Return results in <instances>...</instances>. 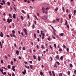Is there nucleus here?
Instances as JSON below:
<instances>
[{
	"label": "nucleus",
	"instance_id": "nucleus-46",
	"mask_svg": "<svg viewBox=\"0 0 76 76\" xmlns=\"http://www.w3.org/2000/svg\"><path fill=\"white\" fill-rule=\"evenodd\" d=\"M21 34L22 35V36L23 37H24V35H23V32H21Z\"/></svg>",
	"mask_w": 76,
	"mask_h": 76
},
{
	"label": "nucleus",
	"instance_id": "nucleus-15",
	"mask_svg": "<svg viewBox=\"0 0 76 76\" xmlns=\"http://www.w3.org/2000/svg\"><path fill=\"white\" fill-rule=\"evenodd\" d=\"M60 60H63V56H61V57H60Z\"/></svg>",
	"mask_w": 76,
	"mask_h": 76
},
{
	"label": "nucleus",
	"instance_id": "nucleus-52",
	"mask_svg": "<svg viewBox=\"0 0 76 76\" xmlns=\"http://www.w3.org/2000/svg\"><path fill=\"white\" fill-rule=\"evenodd\" d=\"M52 37H53V39H56V37H54V36H53V35H52Z\"/></svg>",
	"mask_w": 76,
	"mask_h": 76
},
{
	"label": "nucleus",
	"instance_id": "nucleus-40",
	"mask_svg": "<svg viewBox=\"0 0 76 76\" xmlns=\"http://www.w3.org/2000/svg\"><path fill=\"white\" fill-rule=\"evenodd\" d=\"M37 16H38V17H39V13H37Z\"/></svg>",
	"mask_w": 76,
	"mask_h": 76
},
{
	"label": "nucleus",
	"instance_id": "nucleus-11",
	"mask_svg": "<svg viewBox=\"0 0 76 76\" xmlns=\"http://www.w3.org/2000/svg\"><path fill=\"white\" fill-rule=\"evenodd\" d=\"M54 67H56V69H57V65H56V64H55Z\"/></svg>",
	"mask_w": 76,
	"mask_h": 76
},
{
	"label": "nucleus",
	"instance_id": "nucleus-32",
	"mask_svg": "<svg viewBox=\"0 0 76 76\" xmlns=\"http://www.w3.org/2000/svg\"><path fill=\"white\" fill-rule=\"evenodd\" d=\"M40 75H43V73H42V72H40Z\"/></svg>",
	"mask_w": 76,
	"mask_h": 76
},
{
	"label": "nucleus",
	"instance_id": "nucleus-26",
	"mask_svg": "<svg viewBox=\"0 0 76 76\" xmlns=\"http://www.w3.org/2000/svg\"><path fill=\"white\" fill-rule=\"evenodd\" d=\"M12 35L13 36V37H14V38H16V35H15V34H12Z\"/></svg>",
	"mask_w": 76,
	"mask_h": 76
},
{
	"label": "nucleus",
	"instance_id": "nucleus-60",
	"mask_svg": "<svg viewBox=\"0 0 76 76\" xmlns=\"http://www.w3.org/2000/svg\"><path fill=\"white\" fill-rule=\"evenodd\" d=\"M13 71H15V68H12Z\"/></svg>",
	"mask_w": 76,
	"mask_h": 76
},
{
	"label": "nucleus",
	"instance_id": "nucleus-4",
	"mask_svg": "<svg viewBox=\"0 0 76 76\" xmlns=\"http://www.w3.org/2000/svg\"><path fill=\"white\" fill-rule=\"evenodd\" d=\"M42 10L43 13H45V8L43 7H42Z\"/></svg>",
	"mask_w": 76,
	"mask_h": 76
},
{
	"label": "nucleus",
	"instance_id": "nucleus-19",
	"mask_svg": "<svg viewBox=\"0 0 76 76\" xmlns=\"http://www.w3.org/2000/svg\"><path fill=\"white\" fill-rule=\"evenodd\" d=\"M65 21V25H67V20H66Z\"/></svg>",
	"mask_w": 76,
	"mask_h": 76
},
{
	"label": "nucleus",
	"instance_id": "nucleus-39",
	"mask_svg": "<svg viewBox=\"0 0 76 76\" xmlns=\"http://www.w3.org/2000/svg\"><path fill=\"white\" fill-rule=\"evenodd\" d=\"M7 5H8V6H9V5H10V3H9V2H7Z\"/></svg>",
	"mask_w": 76,
	"mask_h": 76
},
{
	"label": "nucleus",
	"instance_id": "nucleus-14",
	"mask_svg": "<svg viewBox=\"0 0 76 76\" xmlns=\"http://www.w3.org/2000/svg\"><path fill=\"white\" fill-rule=\"evenodd\" d=\"M69 65L70 67H73V65H72V64H70Z\"/></svg>",
	"mask_w": 76,
	"mask_h": 76
},
{
	"label": "nucleus",
	"instance_id": "nucleus-2",
	"mask_svg": "<svg viewBox=\"0 0 76 76\" xmlns=\"http://www.w3.org/2000/svg\"><path fill=\"white\" fill-rule=\"evenodd\" d=\"M7 22L9 23L10 22H12V19H10L9 20V18H8L7 20Z\"/></svg>",
	"mask_w": 76,
	"mask_h": 76
},
{
	"label": "nucleus",
	"instance_id": "nucleus-18",
	"mask_svg": "<svg viewBox=\"0 0 76 76\" xmlns=\"http://www.w3.org/2000/svg\"><path fill=\"white\" fill-rule=\"evenodd\" d=\"M20 18L22 20H23V16H21Z\"/></svg>",
	"mask_w": 76,
	"mask_h": 76
},
{
	"label": "nucleus",
	"instance_id": "nucleus-41",
	"mask_svg": "<svg viewBox=\"0 0 76 76\" xmlns=\"http://www.w3.org/2000/svg\"><path fill=\"white\" fill-rule=\"evenodd\" d=\"M59 51H62V49L61 48H60L59 50Z\"/></svg>",
	"mask_w": 76,
	"mask_h": 76
},
{
	"label": "nucleus",
	"instance_id": "nucleus-43",
	"mask_svg": "<svg viewBox=\"0 0 76 76\" xmlns=\"http://www.w3.org/2000/svg\"><path fill=\"white\" fill-rule=\"evenodd\" d=\"M41 48H42V49H44V46L43 45H42L41 46Z\"/></svg>",
	"mask_w": 76,
	"mask_h": 76
},
{
	"label": "nucleus",
	"instance_id": "nucleus-55",
	"mask_svg": "<svg viewBox=\"0 0 76 76\" xmlns=\"http://www.w3.org/2000/svg\"><path fill=\"white\" fill-rule=\"evenodd\" d=\"M50 58L51 61H52L53 60V58H52V57H50Z\"/></svg>",
	"mask_w": 76,
	"mask_h": 76
},
{
	"label": "nucleus",
	"instance_id": "nucleus-6",
	"mask_svg": "<svg viewBox=\"0 0 76 76\" xmlns=\"http://www.w3.org/2000/svg\"><path fill=\"white\" fill-rule=\"evenodd\" d=\"M56 58L57 59V60H58L59 59V57H58V55H57L56 56Z\"/></svg>",
	"mask_w": 76,
	"mask_h": 76
},
{
	"label": "nucleus",
	"instance_id": "nucleus-27",
	"mask_svg": "<svg viewBox=\"0 0 76 76\" xmlns=\"http://www.w3.org/2000/svg\"><path fill=\"white\" fill-rule=\"evenodd\" d=\"M62 75H63L62 73H59V76H62Z\"/></svg>",
	"mask_w": 76,
	"mask_h": 76
},
{
	"label": "nucleus",
	"instance_id": "nucleus-12",
	"mask_svg": "<svg viewBox=\"0 0 76 76\" xmlns=\"http://www.w3.org/2000/svg\"><path fill=\"white\" fill-rule=\"evenodd\" d=\"M3 67H2V70H1L0 71L1 72L2 74H3Z\"/></svg>",
	"mask_w": 76,
	"mask_h": 76
},
{
	"label": "nucleus",
	"instance_id": "nucleus-47",
	"mask_svg": "<svg viewBox=\"0 0 76 76\" xmlns=\"http://www.w3.org/2000/svg\"><path fill=\"white\" fill-rule=\"evenodd\" d=\"M23 50H25V47H23Z\"/></svg>",
	"mask_w": 76,
	"mask_h": 76
},
{
	"label": "nucleus",
	"instance_id": "nucleus-59",
	"mask_svg": "<svg viewBox=\"0 0 76 76\" xmlns=\"http://www.w3.org/2000/svg\"><path fill=\"white\" fill-rule=\"evenodd\" d=\"M55 22H56V20H53V23H55Z\"/></svg>",
	"mask_w": 76,
	"mask_h": 76
},
{
	"label": "nucleus",
	"instance_id": "nucleus-30",
	"mask_svg": "<svg viewBox=\"0 0 76 76\" xmlns=\"http://www.w3.org/2000/svg\"><path fill=\"white\" fill-rule=\"evenodd\" d=\"M76 10H74V14L75 15H76Z\"/></svg>",
	"mask_w": 76,
	"mask_h": 76
},
{
	"label": "nucleus",
	"instance_id": "nucleus-37",
	"mask_svg": "<svg viewBox=\"0 0 76 76\" xmlns=\"http://www.w3.org/2000/svg\"><path fill=\"white\" fill-rule=\"evenodd\" d=\"M56 63H57V64H58V65H60V63H59V62H58V61L56 62Z\"/></svg>",
	"mask_w": 76,
	"mask_h": 76
},
{
	"label": "nucleus",
	"instance_id": "nucleus-35",
	"mask_svg": "<svg viewBox=\"0 0 76 76\" xmlns=\"http://www.w3.org/2000/svg\"><path fill=\"white\" fill-rule=\"evenodd\" d=\"M70 71H68L67 72V74H68V75H70Z\"/></svg>",
	"mask_w": 76,
	"mask_h": 76
},
{
	"label": "nucleus",
	"instance_id": "nucleus-9",
	"mask_svg": "<svg viewBox=\"0 0 76 76\" xmlns=\"http://www.w3.org/2000/svg\"><path fill=\"white\" fill-rule=\"evenodd\" d=\"M32 29H34L35 28V25H34V24H33L32 26Z\"/></svg>",
	"mask_w": 76,
	"mask_h": 76
},
{
	"label": "nucleus",
	"instance_id": "nucleus-48",
	"mask_svg": "<svg viewBox=\"0 0 76 76\" xmlns=\"http://www.w3.org/2000/svg\"><path fill=\"white\" fill-rule=\"evenodd\" d=\"M54 46L55 47V48H56V44H54Z\"/></svg>",
	"mask_w": 76,
	"mask_h": 76
},
{
	"label": "nucleus",
	"instance_id": "nucleus-1",
	"mask_svg": "<svg viewBox=\"0 0 76 76\" xmlns=\"http://www.w3.org/2000/svg\"><path fill=\"white\" fill-rule=\"evenodd\" d=\"M41 33L42 34V39H44V36H45V34L42 32V31H41Z\"/></svg>",
	"mask_w": 76,
	"mask_h": 76
},
{
	"label": "nucleus",
	"instance_id": "nucleus-54",
	"mask_svg": "<svg viewBox=\"0 0 76 76\" xmlns=\"http://www.w3.org/2000/svg\"><path fill=\"white\" fill-rule=\"evenodd\" d=\"M11 64H12V65L13 64V61H11Z\"/></svg>",
	"mask_w": 76,
	"mask_h": 76
},
{
	"label": "nucleus",
	"instance_id": "nucleus-34",
	"mask_svg": "<svg viewBox=\"0 0 76 76\" xmlns=\"http://www.w3.org/2000/svg\"><path fill=\"white\" fill-rule=\"evenodd\" d=\"M12 32L13 34H15V30H13L12 31Z\"/></svg>",
	"mask_w": 76,
	"mask_h": 76
},
{
	"label": "nucleus",
	"instance_id": "nucleus-10",
	"mask_svg": "<svg viewBox=\"0 0 76 76\" xmlns=\"http://www.w3.org/2000/svg\"><path fill=\"white\" fill-rule=\"evenodd\" d=\"M16 17V15L15 14H14L13 15V18L14 19H15Z\"/></svg>",
	"mask_w": 76,
	"mask_h": 76
},
{
	"label": "nucleus",
	"instance_id": "nucleus-38",
	"mask_svg": "<svg viewBox=\"0 0 76 76\" xmlns=\"http://www.w3.org/2000/svg\"><path fill=\"white\" fill-rule=\"evenodd\" d=\"M3 75H6V72H4L3 73Z\"/></svg>",
	"mask_w": 76,
	"mask_h": 76
},
{
	"label": "nucleus",
	"instance_id": "nucleus-57",
	"mask_svg": "<svg viewBox=\"0 0 76 76\" xmlns=\"http://www.w3.org/2000/svg\"><path fill=\"white\" fill-rule=\"evenodd\" d=\"M12 76H15L14 73H13L12 74Z\"/></svg>",
	"mask_w": 76,
	"mask_h": 76
},
{
	"label": "nucleus",
	"instance_id": "nucleus-21",
	"mask_svg": "<svg viewBox=\"0 0 76 76\" xmlns=\"http://www.w3.org/2000/svg\"><path fill=\"white\" fill-rule=\"evenodd\" d=\"M9 16L11 18H12V16H11V14L10 13L9 14Z\"/></svg>",
	"mask_w": 76,
	"mask_h": 76
},
{
	"label": "nucleus",
	"instance_id": "nucleus-51",
	"mask_svg": "<svg viewBox=\"0 0 76 76\" xmlns=\"http://www.w3.org/2000/svg\"><path fill=\"white\" fill-rule=\"evenodd\" d=\"M25 33L26 35H28V34H27V32H26H26H25Z\"/></svg>",
	"mask_w": 76,
	"mask_h": 76
},
{
	"label": "nucleus",
	"instance_id": "nucleus-64",
	"mask_svg": "<svg viewBox=\"0 0 76 76\" xmlns=\"http://www.w3.org/2000/svg\"><path fill=\"white\" fill-rule=\"evenodd\" d=\"M63 47L65 48H66V45H64Z\"/></svg>",
	"mask_w": 76,
	"mask_h": 76
},
{
	"label": "nucleus",
	"instance_id": "nucleus-45",
	"mask_svg": "<svg viewBox=\"0 0 76 76\" xmlns=\"http://www.w3.org/2000/svg\"><path fill=\"white\" fill-rule=\"evenodd\" d=\"M62 10L63 11H64V7H62Z\"/></svg>",
	"mask_w": 76,
	"mask_h": 76
},
{
	"label": "nucleus",
	"instance_id": "nucleus-63",
	"mask_svg": "<svg viewBox=\"0 0 76 76\" xmlns=\"http://www.w3.org/2000/svg\"><path fill=\"white\" fill-rule=\"evenodd\" d=\"M19 58L20 60V59H21V57L20 56H19Z\"/></svg>",
	"mask_w": 76,
	"mask_h": 76
},
{
	"label": "nucleus",
	"instance_id": "nucleus-13",
	"mask_svg": "<svg viewBox=\"0 0 76 76\" xmlns=\"http://www.w3.org/2000/svg\"><path fill=\"white\" fill-rule=\"evenodd\" d=\"M69 18L70 19H71V15L69 14L68 15Z\"/></svg>",
	"mask_w": 76,
	"mask_h": 76
},
{
	"label": "nucleus",
	"instance_id": "nucleus-5",
	"mask_svg": "<svg viewBox=\"0 0 76 76\" xmlns=\"http://www.w3.org/2000/svg\"><path fill=\"white\" fill-rule=\"evenodd\" d=\"M0 37H3V33L2 32H1V34L0 35Z\"/></svg>",
	"mask_w": 76,
	"mask_h": 76
},
{
	"label": "nucleus",
	"instance_id": "nucleus-33",
	"mask_svg": "<svg viewBox=\"0 0 76 76\" xmlns=\"http://www.w3.org/2000/svg\"><path fill=\"white\" fill-rule=\"evenodd\" d=\"M33 57H34V59H35H35H36V56H35L34 55Z\"/></svg>",
	"mask_w": 76,
	"mask_h": 76
},
{
	"label": "nucleus",
	"instance_id": "nucleus-24",
	"mask_svg": "<svg viewBox=\"0 0 76 76\" xmlns=\"http://www.w3.org/2000/svg\"><path fill=\"white\" fill-rule=\"evenodd\" d=\"M49 73L50 76H52V75L51 74V71H49Z\"/></svg>",
	"mask_w": 76,
	"mask_h": 76
},
{
	"label": "nucleus",
	"instance_id": "nucleus-20",
	"mask_svg": "<svg viewBox=\"0 0 76 76\" xmlns=\"http://www.w3.org/2000/svg\"><path fill=\"white\" fill-rule=\"evenodd\" d=\"M23 31L25 32L27 31V30H26V29L25 28L23 29Z\"/></svg>",
	"mask_w": 76,
	"mask_h": 76
},
{
	"label": "nucleus",
	"instance_id": "nucleus-61",
	"mask_svg": "<svg viewBox=\"0 0 76 76\" xmlns=\"http://www.w3.org/2000/svg\"><path fill=\"white\" fill-rule=\"evenodd\" d=\"M56 20L58 21V22H59V19L58 18H56Z\"/></svg>",
	"mask_w": 76,
	"mask_h": 76
},
{
	"label": "nucleus",
	"instance_id": "nucleus-31",
	"mask_svg": "<svg viewBox=\"0 0 76 76\" xmlns=\"http://www.w3.org/2000/svg\"><path fill=\"white\" fill-rule=\"evenodd\" d=\"M58 10V8H56L55 9V11L57 12V10Z\"/></svg>",
	"mask_w": 76,
	"mask_h": 76
},
{
	"label": "nucleus",
	"instance_id": "nucleus-42",
	"mask_svg": "<svg viewBox=\"0 0 76 76\" xmlns=\"http://www.w3.org/2000/svg\"><path fill=\"white\" fill-rule=\"evenodd\" d=\"M27 18L28 19H29V15H27Z\"/></svg>",
	"mask_w": 76,
	"mask_h": 76
},
{
	"label": "nucleus",
	"instance_id": "nucleus-7",
	"mask_svg": "<svg viewBox=\"0 0 76 76\" xmlns=\"http://www.w3.org/2000/svg\"><path fill=\"white\" fill-rule=\"evenodd\" d=\"M16 54H17V56H18V55H19V51L18 50H17L16 51Z\"/></svg>",
	"mask_w": 76,
	"mask_h": 76
},
{
	"label": "nucleus",
	"instance_id": "nucleus-58",
	"mask_svg": "<svg viewBox=\"0 0 76 76\" xmlns=\"http://www.w3.org/2000/svg\"><path fill=\"white\" fill-rule=\"evenodd\" d=\"M1 63H3V60H1Z\"/></svg>",
	"mask_w": 76,
	"mask_h": 76
},
{
	"label": "nucleus",
	"instance_id": "nucleus-16",
	"mask_svg": "<svg viewBox=\"0 0 76 76\" xmlns=\"http://www.w3.org/2000/svg\"><path fill=\"white\" fill-rule=\"evenodd\" d=\"M60 35L61 36V37H63V35L64 34H63V33H61L60 34Z\"/></svg>",
	"mask_w": 76,
	"mask_h": 76
},
{
	"label": "nucleus",
	"instance_id": "nucleus-29",
	"mask_svg": "<svg viewBox=\"0 0 76 76\" xmlns=\"http://www.w3.org/2000/svg\"><path fill=\"white\" fill-rule=\"evenodd\" d=\"M34 36L35 38H37V35L35 34H34Z\"/></svg>",
	"mask_w": 76,
	"mask_h": 76
},
{
	"label": "nucleus",
	"instance_id": "nucleus-25",
	"mask_svg": "<svg viewBox=\"0 0 76 76\" xmlns=\"http://www.w3.org/2000/svg\"><path fill=\"white\" fill-rule=\"evenodd\" d=\"M2 2H3V3H4V4H6V3H5V1H4V0H3L2 1Z\"/></svg>",
	"mask_w": 76,
	"mask_h": 76
},
{
	"label": "nucleus",
	"instance_id": "nucleus-36",
	"mask_svg": "<svg viewBox=\"0 0 76 76\" xmlns=\"http://www.w3.org/2000/svg\"><path fill=\"white\" fill-rule=\"evenodd\" d=\"M30 68L31 69L33 68V67L32 66V65H30Z\"/></svg>",
	"mask_w": 76,
	"mask_h": 76
},
{
	"label": "nucleus",
	"instance_id": "nucleus-28",
	"mask_svg": "<svg viewBox=\"0 0 76 76\" xmlns=\"http://www.w3.org/2000/svg\"><path fill=\"white\" fill-rule=\"evenodd\" d=\"M66 51H68L69 52V48H66Z\"/></svg>",
	"mask_w": 76,
	"mask_h": 76
},
{
	"label": "nucleus",
	"instance_id": "nucleus-56",
	"mask_svg": "<svg viewBox=\"0 0 76 76\" xmlns=\"http://www.w3.org/2000/svg\"><path fill=\"white\" fill-rule=\"evenodd\" d=\"M29 63L30 64H32V61H30Z\"/></svg>",
	"mask_w": 76,
	"mask_h": 76
},
{
	"label": "nucleus",
	"instance_id": "nucleus-44",
	"mask_svg": "<svg viewBox=\"0 0 76 76\" xmlns=\"http://www.w3.org/2000/svg\"><path fill=\"white\" fill-rule=\"evenodd\" d=\"M46 10H49V8H48V7H47L46 8Z\"/></svg>",
	"mask_w": 76,
	"mask_h": 76
},
{
	"label": "nucleus",
	"instance_id": "nucleus-22",
	"mask_svg": "<svg viewBox=\"0 0 76 76\" xmlns=\"http://www.w3.org/2000/svg\"><path fill=\"white\" fill-rule=\"evenodd\" d=\"M7 68H8V69H10V65H8L7 66Z\"/></svg>",
	"mask_w": 76,
	"mask_h": 76
},
{
	"label": "nucleus",
	"instance_id": "nucleus-50",
	"mask_svg": "<svg viewBox=\"0 0 76 76\" xmlns=\"http://www.w3.org/2000/svg\"><path fill=\"white\" fill-rule=\"evenodd\" d=\"M30 23L29 22L28 23V27H29L30 26Z\"/></svg>",
	"mask_w": 76,
	"mask_h": 76
},
{
	"label": "nucleus",
	"instance_id": "nucleus-8",
	"mask_svg": "<svg viewBox=\"0 0 76 76\" xmlns=\"http://www.w3.org/2000/svg\"><path fill=\"white\" fill-rule=\"evenodd\" d=\"M38 60L39 61H41V57H40V56H39L38 57Z\"/></svg>",
	"mask_w": 76,
	"mask_h": 76
},
{
	"label": "nucleus",
	"instance_id": "nucleus-53",
	"mask_svg": "<svg viewBox=\"0 0 76 76\" xmlns=\"http://www.w3.org/2000/svg\"><path fill=\"white\" fill-rule=\"evenodd\" d=\"M74 72L75 74H76V70H75V71H74Z\"/></svg>",
	"mask_w": 76,
	"mask_h": 76
},
{
	"label": "nucleus",
	"instance_id": "nucleus-23",
	"mask_svg": "<svg viewBox=\"0 0 76 76\" xmlns=\"http://www.w3.org/2000/svg\"><path fill=\"white\" fill-rule=\"evenodd\" d=\"M44 17L45 18V19H47L48 18L47 16L46 15H45Z\"/></svg>",
	"mask_w": 76,
	"mask_h": 76
},
{
	"label": "nucleus",
	"instance_id": "nucleus-3",
	"mask_svg": "<svg viewBox=\"0 0 76 76\" xmlns=\"http://www.w3.org/2000/svg\"><path fill=\"white\" fill-rule=\"evenodd\" d=\"M22 73L24 75H25V73H26V69L24 70V72L23 71L22 72Z\"/></svg>",
	"mask_w": 76,
	"mask_h": 76
},
{
	"label": "nucleus",
	"instance_id": "nucleus-62",
	"mask_svg": "<svg viewBox=\"0 0 76 76\" xmlns=\"http://www.w3.org/2000/svg\"><path fill=\"white\" fill-rule=\"evenodd\" d=\"M13 60L14 61H16V59H15V58H13Z\"/></svg>",
	"mask_w": 76,
	"mask_h": 76
},
{
	"label": "nucleus",
	"instance_id": "nucleus-17",
	"mask_svg": "<svg viewBox=\"0 0 76 76\" xmlns=\"http://www.w3.org/2000/svg\"><path fill=\"white\" fill-rule=\"evenodd\" d=\"M49 48H50L52 50H53V48L51 47V45H49Z\"/></svg>",
	"mask_w": 76,
	"mask_h": 76
},
{
	"label": "nucleus",
	"instance_id": "nucleus-49",
	"mask_svg": "<svg viewBox=\"0 0 76 76\" xmlns=\"http://www.w3.org/2000/svg\"><path fill=\"white\" fill-rule=\"evenodd\" d=\"M22 12L24 14H25V11L23 10H22Z\"/></svg>",
	"mask_w": 76,
	"mask_h": 76
}]
</instances>
